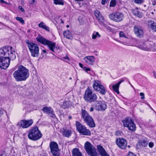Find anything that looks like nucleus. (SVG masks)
<instances>
[{"label": "nucleus", "mask_w": 156, "mask_h": 156, "mask_svg": "<svg viewBox=\"0 0 156 156\" xmlns=\"http://www.w3.org/2000/svg\"><path fill=\"white\" fill-rule=\"evenodd\" d=\"M16 58L15 51L12 47L5 46L0 49V68L6 69L9 67L10 59Z\"/></svg>", "instance_id": "nucleus-1"}, {"label": "nucleus", "mask_w": 156, "mask_h": 156, "mask_svg": "<svg viewBox=\"0 0 156 156\" xmlns=\"http://www.w3.org/2000/svg\"><path fill=\"white\" fill-rule=\"evenodd\" d=\"M13 75L16 81H24L29 77V73L27 68L20 65L19 66L17 70L13 73Z\"/></svg>", "instance_id": "nucleus-2"}, {"label": "nucleus", "mask_w": 156, "mask_h": 156, "mask_svg": "<svg viewBox=\"0 0 156 156\" xmlns=\"http://www.w3.org/2000/svg\"><path fill=\"white\" fill-rule=\"evenodd\" d=\"M42 134L37 127H32L29 132L28 137L29 139L33 141H36L42 136Z\"/></svg>", "instance_id": "nucleus-3"}, {"label": "nucleus", "mask_w": 156, "mask_h": 156, "mask_svg": "<svg viewBox=\"0 0 156 156\" xmlns=\"http://www.w3.org/2000/svg\"><path fill=\"white\" fill-rule=\"evenodd\" d=\"M36 39L38 42L44 45H48L51 51L54 52V49L55 48L56 45L55 42L46 40L41 36H38Z\"/></svg>", "instance_id": "nucleus-4"}, {"label": "nucleus", "mask_w": 156, "mask_h": 156, "mask_svg": "<svg viewBox=\"0 0 156 156\" xmlns=\"http://www.w3.org/2000/svg\"><path fill=\"white\" fill-rule=\"evenodd\" d=\"M83 98L86 101L89 103L95 101L98 99L96 94L93 93L92 91L89 88L85 90Z\"/></svg>", "instance_id": "nucleus-5"}, {"label": "nucleus", "mask_w": 156, "mask_h": 156, "mask_svg": "<svg viewBox=\"0 0 156 156\" xmlns=\"http://www.w3.org/2000/svg\"><path fill=\"white\" fill-rule=\"evenodd\" d=\"M81 114L84 121L89 127H94L95 126L92 117L85 110L82 109Z\"/></svg>", "instance_id": "nucleus-6"}, {"label": "nucleus", "mask_w": 156, "mask_h": 156, "mask_svg": "<svg viewBox=\"0 0 156 156\" xmlns=\"http://www.w3.org/2000/svg\"><path fill=\"white\" fill-rule=\"evenodd\" d=\"M29 49L31 53V55L34 57H37L39 55V47L37 44L28 41L26 42Z\"/></svg>", "instance_id": "nucleus-7"}, {"label": "nucleus", "mask_w": 156, "mask_h": 156, "mask_svg": "<svg viewBox=\"0 0 156 156\" xmlns=\"http://www.w3.org/2000/svg\"><path fill=\"white\" fill-rule=\"evenodd\" d=\"M84 148L88 155L97 156L95 148L89 142L87 141L85 143Z\"/></svg>", "instance_id": "nucleus-8"}, {"label": "nucleus", "mask_w": 156, "mask_h": 156, "mask_svg": "<svg viewBox=\"0 0 156 156\" xmlns=\"http://www.w3.org/2000/svg\"><path fill=\"white\" fill-rule=\"evenodd\" d=\"M77 130L83 135L90 136L91 134L90 131L80 123L77 121L76 123Z\"/></svg>", "instance_id": "nucleus-9"}, {"label": "nucleus", "mask_w": 156, "mask_h": 156, "mask_svg": "<svg viewBox=\"0 0 156 156\" xmlns=\"http://www.w3.org/2000/svg\"><path fill=\"white\" fill-rule=\"evenodd\" d=\"M93 87L94 90L98 91L102 95H105L107 90L100 83V81L98 80H95L93 84Z\"/></svg>", "instance_id": "nucleus-10"}, {"label": "nucleus", "mask_w": 156, "mask_h": 156, "mask_svg": "<svg viewBox=\"0 0 156 156\" xmlns=\"http://www.w3.org/2000/svg\"><path fill=\"white\" fill-rule=\"evenodd\" d=\"M51 152L54 156H60L59 150L58 145L55 141H51L49 144Z\"/></svg>", "instance_id": "nucleus-11"}, {"label": "nucleus", "mask_w": 156, "mask_h": 156, "mask_svg": "<svg viewBox=\"0 0 156 156\" xmlns=\"http://www.w3.org/2000/svg\"><path fill=\"white\" fill-rule=\"evenodd\" d=\"M110 19L114 21L119 22L122 21L124 18V15L122 12H114L109 15Z\"/></svg>", "instance_id": "nucleus-12"}, {"label": "nucleus", "mask_w": 156, "mask_h": 156, "mask_svg": "<svg viewBox=\"0 0 156 156\" xmlns=\"http://www.w3.org/2000/svg\"><path fill=\"white\" fill-rule=\"evenodd\" d=\"M92 106L96 110L99 111H104L107 108V105L104 101H97L92 104Z\"/></svg>", "instance_id": "nucleus-13"}, {"label": "nucleus", "mask_w": 156, "mask_h": 156, "mask_svg": "<svg viewBox=\"0 0 156 156\" xmlns=\"http://www.w3.org/2000/svg\"><path fill=\"white\" fill-rule=\"evenodd\" d=\"M116 143L119 148L122 149L126 148L127 144L126 140L123 138L117 139L116 140Z\"/></svg>", "instance_id": "nucleus-14"}, {"label": "nucleus", "mask_w": 156, "mask_h": 156, "mask_svg": "<svg viewBox=\"0 0 156 156\" xmlns=\"http://www.w3.org/2000/svg\"><path fill=\"white\" fill-rule=\"evenodd\" d=\"M33 122V121L32 119L29 120H23L19 123L20 126L23 128H26L31 126Z\"/></svg>", "instance_id": "nucleus-15"}, {"label": "nucleus", "mask_w": 156, "mask_h": 156, "mask_svg": "<svg viewBox=\"0 0 156 156\" xmlns=\"http://www.w3.org/2000/svg\"><path fill=\"white\" fill-rule=\"evenodd\" d=\"M134 31L136 36L139 38L143 37L144 32L142 27L140 26L134 27Z\"/></svg>", "instance_id": "nucleus-16"}, {"label": "nucleus", "mask_w": 156, "mask_h": 156, "mask_svg": "<svg viewBox=\"0 0 156 156\" xmlns=\"http://www.w3.org/2000/svg\"><path fill=\"white\" fill-rule=\"evenodd\" d=\"M42 110L43 112L46 114L51 115V116L52 118L55 117V115L54 112L53 110L52 109L51 107H44L42 109Z\"/></svg>", "instance_id": "nucleus-17"}, {"label": "nucleus", "mask_w": 156, "mask_h": 156, "mask_svg": "<svg viewBox=\"0 0 156 156\" xmlns=\"http://www.w3.org/2000/svg\"><path fill=\"white\" fill-rule=\"evenodd\" d=\"M83 59L88 64L90 65H93L95 61V58L93 56H88L85 57Z\"/></svg>", "instance_id": "nucleus-18"}, {"label": "nucleus", "mask_w": 156, "mask_h": 156, "mask_svg": "<svg viewBox=\"0 0 156 156\" xmlns=\"http://www.w3.org/2000/svg\"><path fill=\"white\" fill-rule=\"evenodd\" d=\"M147 23L148 27L152 29L153 31L156 32V23L151 20H148Z\"/></svg>", "instance_id": "nucleus-19"}, {"label": "nucleus", "mask_w": 156, "mask_h": 156, "mask_svg": "<svg viewBox=\"0 0 156 156\" xmlns=\"http://www.w3.org/2000/svg\"><path fill=\"white\" fill-rule=\"evenodd\" d=\"M124 80H121L117 83L112 86V87L113 90L118 94H119V85L122 82H124Z\"/></svg>", "instance_id": "nucleus-20"}, {"label": "nucleus", "mask_w": 156, "mask_h": 156, "mask_svg": "<svg viewBox=\"0 0 156 156\" xmlns=\"http://www.w3.org/2000/svg\"><path fill=\"white\" fill-rule=\"evenodd\" d=\"M148 144V142L145 140H143L139 141L138 142V145L137 146H139L138 148L145 147H147Z\"/></svg>", "instance_id": "nucleus-21"}, {"label": "nucleus", "mask_w": 156, "mask_h": 156, "mask_svg": "<svg viewBox=\"0 0 156 156\" xmlns=\"http://www.w3.org/2000/svg\"><path fill=\"white\" fill-rule=\"evenodd\" d=\"M98 151L101 156H109L101 146H98Z\"/></svg>", "instance_id": "nucleus-22"}, {"label": "nucleus", "mask_w": 156, "mask_h": 156, "mask_svg": "<svg viewBox=\"0 0 156 156\" xmlns=\"http://www.w3.org/2000/svg\"><path fill=\"white\" fill-rule=\"evenodd\" d=\"M73 156H83L78 148H75L72 150Z\"/></svg>", "instance_id": "nucleus-23"}, {"label": "nucleus", "mask_w": 156, "mask_h": 156, "mask_svg": "<svg viewBox=\"0 0 156 156\" xmlns=\"http://www.w3.org/2000/svg\"><path fill=\"white\" fill-rule=\"evenodd\" d=\"M127 127L128 128L129 130L132 131H134L136 129L135 124L134 123L132 120Z\"/></svg>", "instance_id": "nucleus-24"}, {"label": "nucleus", "mask_w": 156, "mask_h": 156, "mask_svg": "<svg viewBox=\"0 0 156 156\" xmlns=\"http://www.w3.org/2000/svg\"><path fill=\"white\" fill-rule=\"evenodd\" d=\"M63 35L64 37L67 38L72 39L73 38V36L69 30H67L63 32Z\"/></svg>", "instance_id": "nucleus-25"}, {"label": "nucleus", "mask_w": 156, "mask_h": 156, "mask_svg": "<svg viewBox=\"0 0 156 156\" xmlns=\"http://www.w3.org/2000/svg\"><path fill=\"white\" fill-rule=\"evenodd\" d=\"M131 119L126 118L122 120L123 126L125 127H127L132 120Z\"/></svg>", "instance_id": "nucleus-26"}, {"label": "nucleus", "mask_w": 156, "mask_h": 156, "mask_svg": "<svg viewBox=\"0 0 156 156\" xmlns=\"http://www.w3.org/2000/svg\"><path fill=\"white\" fill-rule=\"evenodd\" d=\"M133 13L134 15L139 18H141L142 16V13L139 12L137 9L133 10Z\"/></svg>", "instance_id": "nucleus-27"}, {"label": "nucleus", "mask_w": 156, "mask_h": 156, "mask_svg": "<svg viewBox=\"0 0 156 156\" xmlns=\"http://www.w3.org/2000/svg\"><path fill=\"white\" fill-rule=\"evenodd\" d=\"M63 135L65 137H69L71 134V130L69 129L65 130L62 132Z\"/></svg>", "instance_id": "nucleus-28"}, {"label": "nucleus", "mask_w": 156, "mask_h": 156, "mask_svg": "<svg viewBox=\"0 0 156 156\" xmlns=\"http://www.w3.org/2000/svg\"><path fill=\"white\" fill-rule=\"evenodd\" d=\"M142 45L141 44H138V47L141 49L147 51L149 50V49L145 45V42H143Z\"/></svg>", "instance_id": "nucleus-29"}, {"label": "nucleus", "mask_w": 156, "mask_h": 156, "mask_svg": "<svg viewBox=\"0 0 156 156\" xmlns=\"http://www.w3.org/2000/svg\"><path fill=\"white\" fill-rule=\"evenodd\" d=\"M94 13L96 17L99 20H101L103 19V17L101 15L99 11H95Z\"/></svg>", "instance_id": "nucleus-30"}, {"label": "nucleus", "mask_w": 156, "mask_h": 156, "mask_svg": "<svg viewBox=\"0 0 156 156\" xmlns=\"http://www.w3.org/2000/svg\"><path fill=\"white\" fill-rule=\"evenodd\" d=\"M71 105L70 102L69 101H66L64 102L63 105L61 106L62 108L65 109L69 108Z\"/></svg>", "instance_id": "nucleus-31"}, {"label": "nucleus", "mask_w": 156, "mask_h": 156, "mask_svg": "<svg viewBox=\"0 0 156 156\" xmlns=\"http://www.w3.org/2000/svg\"><path fill=\"white\" fill-rule=\"evenodd\" d=\"M54 3L56 5H64L63 0H53Z\"/></svg>", "instance_id": "nucleus-32"}, {"label": "nucleus", "mask_w": 156, "mask_h": 156, "mask_svg": "<svg viewBox=\"0 0 156 156\" xmlns=\"http://www.w3.org/2000/svg\"><path fill=\"white\" fill-rule=\"evenodd\" d=\"M101 37L100 35L98 32H94L92 34V38L93 39H95L97 37Z\"/></svg>", "instance_id": "nucleus-33"}, {"label": "nucleus", "mask_w": 156, "mask_h": 156, "mask_svg": "<svg viewBox=\"0 0 156 156\" xmlns=\"http://www.w3.org/2000/svg\"><path fill=\"white\" fill-rule=\"evenodd\" d=\"M16 19L17 20L19 21L22 24H23L24 23V21L22 18L17 16L16 17Z\"/></svg>", "instance_id": "nucleus-34"}, {"label": "nucleus", "mask_w": 156, "mask_h": 156, "mask_svg": "<svg viewBox=\"0 0 156 156\" xmlns=\"http://www.w3.org/2000/svg\"><path fill=\"white\" fill-rule=\"evenodd\" d=\"M116 2L115 0H112L110 2V7H114L116 4Z\"/></svg>", "instance_id": "nucleus-35"}, {"label": "nucleus", "mask_w": 156, "mask_h": 156, "mask_svg": "<svg viewBox=\"0 0 156 156\" xmlns=\"http://www.w3.org/2000/svg\"><path fill=\"white\" fill-rule=\"evenodd\" d=\"M144 0H134L135 3L138 4H141L143 2Z\"/></svg>", "instance_id": "nucleus-36"}, {"label": "nucleus", "mask_w": 156, "mask_h": 156, "mask_svg": "<svg viewBox=\"0 0 156 156\" xmlns=\"http://www.w3.org/2000/svg\"><path fill=\"white\" fill-rule=\"evenodd\" d=\"M119 34L120 37H126L125 34L124 32L122 31L120 32L119 33Z\"/></svg>", "instance_id": "nucleus-37"}, {"label": "nucleus", "mask_w": 156, "mask_h": 156, "mask_svg": "<svg viewBox=\"0 0 156 156\" xmlns=\"http://www.w3.org/2000/svg\"><path fill=\"white\" fill-rule=\"evenodd\" d=\"M45 25V24L44 23L41 22L38 24V27L40 28H43Z\"/></svg>", "instance_id": "nucleus-38"}, {"label": "nucleus", "mask_w": 156, "mask_h": 156, "mask_svg": "<svg viewBox=\"0 0 156 156\" xmlns=\"http://www.w3.org/2000/svg\"><path fill=\"white\" fill-rule=\"evenodd\" d=\"M83 70L85 71L86 72L88 73V71H90V69L89 68H87L86 67H84L83 68Z\"/></svg>", "instance_id": "nucleus-39"}, {"label": "nucleus", "mask_w": 156, "mask_h": 156, "mask_svg": "<svg viewBox=\"0 0 156 156\" xmlns=\"http://www.w3.org/2000/svg\"><path fill=\"white\" fill-rule=\"evenodd\" d=\"M60 59L62 60H63V59L66 60H67V61H69L70 60V59L68 56H66L65 57H62V58H61Z\"/></svg>", "instance_id": "nucleus-40"}, {"label": "nucleus", "mask_w": 156, "mask_h": 156, "mask_svg": "<svg viewBox=\"0 0 156 156\" xmlns=\"http://www.w3.org/2000/svg\"><path fill=\"white\" fill-rule=\"evenodd\" d=\"M148 146L150 148H152L154 146V144L153 142H151L148 144Z\"/></svg>", "instance_id": "nucleus-41"}, {"label": "nucleus", "mask_w": 156, "mask_h": 156, "mask_svg": "<svg viewBox=\"0 0 156 156\" xmlns=\"http://www.w3.org/2000/svg\"><path fill=\"white\" fill-rule=\"evenodd\" d=\"M127 156H136V155L134 154L133 153L131 152H129L128 154H127Z\"/></svg>", "instance_id": "nucleus-42"}, {"label": "nucleus", "mask_w": 156, "mask_h": 156, "mask_svg": "<svg viewBox=\"0 0 156 156\" xmlns=\"http://www.w3.org/2000/svg\"><path fill=\"white\" fill-rule=\"evenodd\" d=\"M140 95L141 96V99H144V94L143 93L141 92L140 93Z\"/></svg>", "instance_id": "nucleus-43"}, {"label": "nucleus", "mask_w": 156, "mask_h": 156, "mask_svg": "<svg viewBox=\"0 0 156 156\" xmlns=\"http://www.w3.org/2000/svg\"><path fill=\"white\" fill-rule=\"evenodd\" d=\"M44 27L42 28L43 29H44L47 31H49V28L48 27L46 26V25H45Z\"/></svg>", "instance_id": "nucleus-44"}, {"label": "nucleus", "mask_w": 156, "mask_h": 156, "mask_svg": "<svg viewBox=\"0 0 156 156\" xmlns=\"http://www.w3.org/2000/svg\"><path fill=\"white\" fill-rule=\"evenodd\" d=\"M108 0H102L101 3L103 5H104L105 3H107L108 2Z\"/></svg>", "instance_id": "nucleus-45"}, {"label": "nucleus", "mask_w": 156, "mask_h": 156, "mask_svg": "<svg viewBox=\"0 0 156 156\" xmlns=\"http://www.w3.org/2000/svg\"><path fill=\"white\" fill-rule=\"evenodd\" d=\"M19 9L22 12H24L25 11L24 9L21 6H19Z\"/></svg>", "instance_id": "nucleus-46"}, {"label": "nucleus", "mask_w": 156, "mask_h": 156, "mask_svg": "<svg viewBox=\"0 0 156 156\" xmlns=\"http://www.w3.org/2000/svg\"><path fill=\"white\" fill-rule=\"evenodd\" d=\"M35 2V0H32V1H30V4L34 5V4Z\"/></svg>", "instance_id": "nucleus-47"}, {"label": "nucleus", "mask_w": 156, "mask_h": 156, "mask_svg": "<svg viewBox=\"0 0 156 156\" xmlns=\"http://www.w3.org/2000/svg\"><path fill=\"white\" fill-rule=\"evenodd\" d=\"M79 65L80 67L83 69V68L84 67H83V65L81 63H79Z\"/></svg>", "instance_id": "nucleus-48"}, {"label": "nucleus", "mask_w": 156, "mask_h": 156, "mask_svg": "<svg viewBox=\"0 0 156 156\" xmlns=\"http://www.w3.org/2000/svg\"><path fill=\"white\" fill-rule=\"evenodd\" d=\"M156 5V0H154L152 2V5Z\"/></svg>", "instance_id": "nucleus-49"}, {"label": "nucleus", "mask_w": 156, "mask_h": 156, "mask_svg": "<svg viewBox=\"0 0 156 156\" xmlns=\"http://www.w3.org/2000/svg\"><path fill=\"white\" fill-rule=\"evenodd\" d=\"M94 107L93 106V107H91L90 109V111L91 112H92L93 111H94Z\"/></svg>", "instance_id": "nucleus-50"}, {"label": "nucleus", "mask_w": 156, "mask_h": 156, "mask_svg": "<svg viewBox=\"0 0 156 156\" xmlns=\"http://www.w3.org/2000/svg\"><path fill=\"white\" fill-rule=\"evenodd\" d=\"M0 1L1 3H5L6 4H7V3L5 2L4 1V0H0Z\"/></svg>", "instance_id": "nucleus-51"}, {"label": "nucleus", "mask_w": 156, "mask_h": 156, "mask_svg": "<svg viewBox=\"0 0 156 156\" xmlns=\"http://www.w3.org/2000/svg\"><path fill=\"white\" fill-rule=\"evenodd\" d=\"M3 114V111L2 110H0V117Z\"/></svg>", "instance_id": "nucleus-52"}, {"label": "nucleus", "mask_w": 156, "mask_h": 156, "mask_svg": "<svg viewBox=\"0 0 156 156\" xmlns=\"http://www.w3.org/2000/svg\"><path fill=\"white\" fill-rule=\"evenodd\" d=\"M153 73H154V77L156 78V74L154 71L153 72Z\"/></svg>", "instance_id": "nucleus-53"}, {"label": "nucleus", "mask_w": 156, "mask_h": 156, "mask_svg": "<svg viewBox=\"0 0 156 156\" xmlns=\"http://www.w3.org/2000/svg\"><path fill=\"white\" fill-rule=\"evenodd\" d=\"M0 156H6L5 154H1Z\"/></svg>", "instance_id": "nucleus-54"}, {"label": "nucleus", "mask_w": 156, "mask_h": 156, "mask_svg": "<svg viewBox=\"0 0 156 156\" xmlns=\"http://www.w3.org/2000/svg\"><path fill=\"white\" fill-rule=\"evenodd\" d=\"M68 118L69 119H72V117L71 116H69V117Z\"/></svg>", "instance_id": "nucleus-55"}, {"label": "nucleus", "mask_w": 156, "mask_h": 156, "mask_svg": "<svg viewBox=\"0 0 156 156\" xmlns=\"http://www.w3.org/2000/svg\"><path fill=\"white\" fill-rule=\"evenodd\" d=\"M43 52L44 53H46V51L45 50H43Z\"/></svg>", "instance_id": "nucleus-56"}, {"label": "nucleus", "mask_w": 156, "mask_h": 156, "mask_svg": "<svg viewBox=\"0 0 156 156\" xmlns=\"http://www.w3.org/2000/svg\"><path fill=\"white\" fill-rule=\"evenodd\" d=\"M55 48H56L57 49H59V47H58L57 46H56H56H55Z\"/></svg>", "instance_id": "nucleus-57"}, {"label": "nucleus", "mask_w": 156, "mask_h": 156, "mask_svg": "<svg viewBox=\"0 0 156 156\" xmlns=\"http://www.w3.org/2000/svg\"><path fill=\"white\" fill-rule=\"evenodd\" d=\"M146 104L149 107H150V105L147 103H146Z\"/></svg>", "instance_id": "nucleus-58"}, {"label": "nucleus", "mask_w": 156, "mask_h": 156, "mask_svg": "<svg viewBox=\"0 0 156 156\" xmlns=\"http://www.w3.org/2000/svg\"><path fill=\"white\" fill-rule=\"evenodd\" d=\"M61 20L62 23H64L63 21H62V20Z\"/></svg>", "instance_id": "nucleus-59"}, {"label": "nucleus", "mask_w": 156, "mask_h": 156, "mask_svg": "<svg viewBox=\"0 0 156 156\" xmlns=\"http://www.w3.org/2000/svg\"><path fill=\"white\" fill-rule=\"evenodd\" d=\"M66 27H67V28L69 27V25H67L66 26Z\"/></svg>", "instance_id": "nucleus-60"}, {"label": "nucleus", "mask_w": 156, "mask_h": 156, "mask_svg": "<svg viewBox=\"0 0 156 156\" xmlns=\"http://www.w3.org/2000/svg\"><path fill=\"white\" fill-rule=\"evenodd\" d=\"M150 108H151V109L153 110V108L151 107V106H150Z\"/></svg>", "instance_id": "nucleus-61"}, {"label": "nucleus", "mask_w": 156, "mask_h": 156, "mask_svg": "<svg viewBox=\"0 0 156 156\" xmlns=\"http://www.w3.org/2000/svg\"><path fill=\"white\" fill-rule=\"evenodd\" d=\"M69 79L71 80L72 79V78L71 77H70V78H69Z\"/></svg>", "instance_id": "nucleus-62"}]
</instances>
